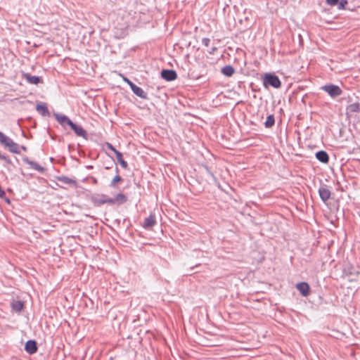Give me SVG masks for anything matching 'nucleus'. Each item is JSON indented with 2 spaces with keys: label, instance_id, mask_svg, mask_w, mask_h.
Segmentation results:
<instances>
[{
  "label": "nucleus",
  "instance_id": "16",
  "mask_svg": "<svg viewBox=\"0 0 360 360\" xmlns=\"http://www.w3.org/2000/svg\"><path fill=\"white\" fill-rule=\"evenodd\" d=\"M316 158L323 163H328L329 157L326 152L320 150L316 153Z\"/></svg>",
  "mask_w": 360,
  "mask_h": 360
},
{
  "label": "nucleus",
  "instance_id": "8",
  "mask_svg": "<svg viewBox=\"0 0 360 360\" xmlns=\"http://www.w3.org/2000/svg\"><path fill=\"white\" fill-rule=\"evenodd\" d=\"M25 349L27 353H29L30 354L36 353L37 351V346L36 341L28 340L25 343Z\"/></svg>",
  "mask_w": 360,
  "mask_h": 360
},
{
  "label": "nucleus",
  "instance_id": "5",
  "mask_svg": "<svg viewBox=\"0 0 360 360\" xmlns=\"http://www.w3.org/2000/svg\"><path fill=\"white\" fill-rule=\"evenodd\" d=\"M70 127L75 131L77 136L87 139V133L82 127L77 125L76 124L72 122L70 125Z\"/></svg>",
  "mask_w": 360,
  "mask_h": 360
},
{
  "label": "nucleus",
  "instance_id": "21",
  "mask_svg": "<svg viewBox=\"0 0 360 360\" xmlns=\"http://www.w3.org/2000/svg\"><path fill=\"white\" fill-rule=\"evenodd\" d=\"M23 160L27 163L28 165H31V167L33 168V169H35L37 170H39V171H41L43 170V167H41V166H39L37 163L34 162H32V161H30L28 160V158H24Z\"/></svg>",
  "mask_w": 360,
  "mask_h": 360
},
{
  "label": "nucleus",
  "instance_id": "20",
  "mask_svg": "<svg viewBox=\"0 0 360 360\" xmlns=\"http://www.w3.org/2000/svg\"><path fill=\"white\" fill-rule=\"evenodd\" d=\"M12 308L14 311L19 312L23 308V303L21 301H14L12 302Z\"/></svg>",
  "mask_w": 360,
  "mask_h": 360
},
{
  "label": "nucleus",
  "instance_id": "19",
  "mask_svg": "<svg viewBox=\"0 0 360 360\" xmlns=\"http://www.w3.org/2000/svg\"><path fill=\"white\" fill-rule=\"evenodd\" d=\"M115 155L118 162L121 165L123 168L127 167V163L122 158V154L119 151H115Z\"/></svg>",
  "mask_w": 360,
  "mask_h": 360
},
{
  "label": "nucleus",
  "instance_id": "13",
  "mask_svg": "<svg viewBox=\"0 0 360 360\" xmlns=\"http://www.w3.org/2000/svg\"><path fill=\"white\" fill-rule=\"evenodd\" d=\"M156 223L154 214H150L148 217L146 218L143 222V227L145 229H150L153 227Z\"/></svg>",
  "mask_w": 360,
  "mask_h": 360
},
{
  "label": "nucleus",
  "instance_id": "30",
  "mask_svg": "<svg viewBox=\"0 0 360 360\" xmlns=\"http://www.w3.org/2000/svg\"><path fill=\"white\" fill-rule=\"evenodd\" d=\"M0 159L6 160L7 162H10L9 159H8L7 157H6L4 155H1Z\"/></svg>",
  "mask_w": 360,
  "mask_h": 360
},
{
  "label": "nucleus",
  "instance_id": "10",
  "mask_svg": "<svg viewBox=\"0 0 360 360\" xmlns=\"http://www.w3.org/2000/svg\"><path fill=\"white\" fill-rule=\"evenodd\" d=\"M92 200L95 204H97V205H102L104 203H108L110 205H113L112 198H106L105 196H102L101 198L93 197Z\"/></svg>",
  "mask_w": 360,
  "mask_h": 360
},
{
  "label": "nucleus",
  "instance_id": "14",
  "mask_svg": "<svg viewBox=\"0 0 360 360\" xmlns=\"http://www.w3.org/2000/svg\"><path fill=\"white\" fill-rule=\"evenodd\" d=\"M37 111L43 116H49L50 113L45 103H38L36 106Z\"/></svg>",
  "mask_w": 360,
  "mask_h": 360
},
{
  "label": "nucleus",
  "instance_id": "32",
  "mask_svg": "<svg viewBox=\"0 0 360 360\" xmlns=\"http://www.w3.org/2000/svg\"><path fill=\"white\" fill-rule=\"evenodd\" d=\"M21 148H22L24 151H26V150H27V148H26V147H25V146H21Z\"/></svg>",
  "mask_w": 360,
  "mask_h": 360
},
{
  "label": "nucleus",
  "instance_id": "29",
  "mask_svg": "<svg viewBox=\"0 0 360 360\" xmlns=\"http://www.w3.org/2000/svg\"><path fill=\"white\" fill-rule=\"evenodd\" d=\"M124 80L130 86V87L131 88V85L132 84H134L132 82H131L129 79L127 78H124Z\"/></svg>",
  "mask_w": 360,
  "mask_h": 360
},
{
  "label": "nucleus",
  "instance_id": "1",
  "mask_svg": "<svg viewBox=\"0 0 360 360\" xmlns=\"http://www.w3.org/2000/svg\"><path fill=\"white\" fill-rule=\"evenodd\" d=\"M0 143L3 144L6 148L8 149V150L13 153L19 154L20 152V146L18 143H15L8 136L4 134L0 131Z\"/></svg>",
  "mask_w": 360,
  "mask_h": 360
},
{
  "label": "nucleus",
  "instance_id": "31",
  "mask_svg": "<svg viewBox=\"0 0 360 360\" xmlns=\"http://www.w3.org/2000/svg\"><path fill=\"white\" fill-rule=\"evenodd\" d=\"M216 49H217L216 47H212L211 49V51H210V53H213L216 51Z\"/></svg>",
  "mask_w": 360,
  "mask_h": 360
},
{
  "label": "nucleus",
  "instance_id": "18",
  "mask_svg": "<svg viewBox=\"0 0 360 360\" xmlns=\"http://www.w3.org/2000/svg\"><path fill=\"white\" fill-rule=\"evenodd\" d=\"M127 197L122 193H118L115 198H112L113 204L117 205L123 204L127 201Z\"/></svg>",
  "mask_w": 360,
  "mask_h": 360
},
{
  "label": "nucleus",
  "instance_id": "17",
  "mask_svg": "<svg viewBox=\"0 0 360 360\" xmlns=\"http://www.w3.org/2000/svg\"><path fill=\"white\" fill-rule=\"evenodd\" d=\"M221 72L225 76L231 77L235 72V70L231 65H226L221 69Z\"/></svg>",
  "mask_w": 360,
  "mask_h": 360
},
{
  "label": "nucleus",
  "instance_id": "11",
  "mask_svg": "<svg viewBox=\"0 0 360 360\" xmlns=\"http://www.w3.org/2000/svg\"><path fill=\"white\" fill-rule=\"evenodd\" d=\"M23 77L27 82L32 84H38L41 81V77L38 76L31 75L28 73L23 74Z\"/></svg>",
  "mask_w": 360,
  "mask_h": 360
},
{
  "label": "nucleus",
  "instance_id": "15",
  "mask_svg": "<svg viewBox=\"0 0 360 360\" xmlns=\"http://www.w3.org/2000/svg\"><path fill=\"white\" fill-rule=\"evenodd\" d=\"M297 290L304 296H307L309 294V286L307 283H300L297 285Z\"/></svg>",
  "mask_w": 360,
  "mask_h": 360
},
{
  "label": "nucleus",
  "instance_id": "24",
  "mask_svg": "<svg viewBox=\"0 0 360 360\" xmlns=\"http://www.w3.org/2000/svg\"><path fill=\"white\" fill-rule=\"evenodd\" d=\"M121 181L122 178L120 176L117 175L112 179L111 181V186H114L116 183L120 182Z\"/></svg>",
  "mask_w": 360,
  "mask_h": 360
},
{
  "label": "nucleus",
  "instance_id": "3",
  "mask_svg": "<svg viewBox=\"0 0 360 360\" xmlns=\"http://www.w3.org/2000/svg\"><path fill=\"white\" fill-rule=\"evenodd\" d=\"M321 89L333 98L340 96L342 94L340 88L338 86L333 84L323 86Z\"/></svg>",
  "mask_w": 360,
  "mask_h": 360
},
{
  "label": "nucleus",
  "instance_id": "27",
  "mask_svg": "<svg viewBox=\"0 0 360 360\" xmlns=\"http://www.w3.org/2000/svg\"><path fill=\"white\" fill-rule=\"evenodd\" d=\"M347 4V1H342L339 4V8H343L345 7V5Z\"/></svg>",
  "mask_w": 360,
  "mask_h": 360
},
{
  "label": "nucleus",
  "instance_id": "9",
  "mask_svg": "<svg viewBox=\"0 0 360 360\" xmlns=\"http://www.w3.org/2000/svg\"><path fill=\"white\" fill-rule=\"evenodd\" d=\"M319 193L321 200L326 202L330 198V191L325 186L319 189Z\"/></svg>",
  "mask_w": 360,
  "mask_h": 360
},
{
  "label": "nucleus",
  "instance_id": "12",
  "mask_svg": "<svg viewBox=\"0 0 360 360\" xmlns=\"http://www.w3.org/2000/svg\"><path fill=\"white\" fill-rule=\"evenodd\" d=\"M131 90L137 96L143 98L147 99V94L140 87L135 84L131 85Z\"/></svg>",
  "mask_w": 360,
  "mask_h": 360
},
{
  "label": "nucleus",
  "instance_id": "25",
  "mask_svg": "<svg viewBox=\"0 0 360 360\" xmlns=\"http://www.w3.org/2000/svg\"><path fill=\"white\" fill-rule=\"evenodd\" d=\"M326 2L330 6H335L338 4L339 0H326Z\"/></svg>",
  "mask_w": 360,
  "mask_h": 360
},
{
  "label": "nucleus",
  "instance_id": "7",
  "mask_svg": "<svg viewBox=\"0 0 360 360\" xmlns=\"http://www.w3.org/2000/svg\"><path fill=\"white\" fill-rule=\"evenodd\" d=\"M53 115L56 117V120L62 126H65V124H68V126H70L72 123V122L67 116H65L64 115L54 112Z\"/></svg>",
  "mask_w": 360,
  "mask_h": 360
},
{
  "label": "nucleus",
  "instance_id": "6",
  "mask_svg": "<svg viewBox=\"0 0 360 360\" xmlns=\"http://www.w3.org/2000/svg\"><path fill=\"white\" fill-rule=\"evenodd\" d=\"M346 114L347 116H352L353 113L360 112V104L358 102H355L349 104L346 109Z\"/></svg>",
  "mask_w": 360,
  "mask_h": 360
},
{
  "label": "nucleus",
  "instance_id": "26",
  "mask_svg": "<svg viewBox=\"0 0 360 360\" xmlns=\"http://www.w3.org/2000/svg\"><path fill=\"white\" fill-rule=\"evenodd\" d=\"M210 42V39L209 38H203L202 40V43L205 46H208Z\"/></svg>",
  "mask_w": 360,
  "mask_h": 360
},
{
  "label": "nucleus",
  "instance_id": "22",
  "mask_svg": "<svg viewBox=\"0 0 360 360\" xmlns=\"http://www.w3.org/2000/svg\"><path fill=\"white\" fill-rule=\"evenodd\" d=\"M274 116L273 115H270L267 117L264 125L266 128H270L274 124Z\"/></svg>",
  "mask_w": 360,
  "mask_h": 360
},
{
  "label": "nucleus",
  "instance_id": "4",
  "mask_svg": "<svg viewBox=\"0 0 360 360\" xmlns=\"http://www.w3.org/2000/svg\"><path fill=\"white\" fill-rule=\"evenodd\" d=\"M161 76L167 81H173L176 78L177 75L173 70H162L161 72Z\"/></svg>",
  "mask_w": 360,
  "mask_h": 360
},
{
  "label": "nucleus",
  "instance_id": "28",
  "mask_svg": "<svg viewBox=\"0 0 360 360\" xmlns=\"http://www.w3.org/2000/svg\"><path fill=\"white\" fill-rule=\"evenodd\" d=\"M108 148L112 150L115 153V151H117L110 143H107Z\"/></svg>",
  "mask_w": 360,
  "mask_h": 360
},
{
  "label": "nucleus",
  "instance_id": "23",
  "mask_svg": "<svg viewBox=\"0 0 360 360\" xmlns=\"http://www.w3.org/2000/svg\"><path fill=\"white\" fill-rule=\"evenodd\" d=\"M60 180L65 184H73L75 183V181L72 180L71 179H69L66 176H63L60 179Z\"/></svg>",
  "mask_w": 360,
  "mask_h": 360
},
{
  "label": "nucleus",
  "instance_id": "2",
  "mask_svg": "<svg viewBox=\"0 0 360 360\" xmlns=\"http://www.w3.org/2000/svg\"><path fill=\"white\" fill-rule=\"evenodd\" d=\"M264 86H271L274 88H278L281 86V81L278 77L272 74H266L264 78Z\"/></svg>",
  "mask_w": 360,
  "mask_h": 360
}]
</instances>
